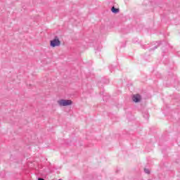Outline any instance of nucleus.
I'll return each mask as SVG.
<instances>
[{"label": "nucleus", "instance_id": "f257e3e1", "mask_svg": "<svg viewBox=\"0 0 180 180\" xmlns=\"http://www.w3.org/2000/svg\"><path fill=\"white\" fill-rule=\"evenodd\" d=\"M59 106H70L72 105V101L61 99L58 101Z\"/></svg>", "mask_w": 180, "mask_h": 180}, {"label": "nucleus", "instance_id": "f03ea898", "mask_svg": "<svg viewBox=\"0 0 180 180\" xmlns=\"http://www.w3.org/2000/svg\"><path fill=\"white\" fill-rule=\"evenodd\" d=\"M60 44H61V41H60L58 37H55V38L50 41L51 47H58Z\"/></svg>", "mask_w": 180, "mask_h": 180}, {"label": "nucleus", "instance_id": "7ed1b4c3", "mask_svg": "<svg viewBox=\"0 0 180 180\" xmlns=\"http://www.w3.org/2000/svg\"><path fill=\"white\" fill-rule=\"evenodd\" d=\"M132 101L135 102V103H139L141 101V96L140 94H135L132 96Z\"/></svg>", "mask_w": 180, "mask_h": 180}, {"label": "nucleus", "instance_id": "20e7f679", "mask_svg": "<svg viewBox=\"0 0 180 180\" xmlns=\"http://www.w3.org/2000/svg\"><path fill=\"white\" fill-rule=\"evenodd\" d=\"M160 44H161L160 42H153V45L154 46H153V48H150V49H149V51H153L155 50L156 49H158Z\"/></svg>", "mask_w": 180, "mask_h": 180}, {"label": "nucleus", "instance_id": "39448f33", "mask_svg": "<svg viewBox=\"0 0 180 180\" xmlns=\"http://www.w3.org/2000/svg\"><path fill=\"white\" fill-rule=\"evenodd\" d=\"M119 8H116L115 6L111 8V12H112V13H119Z\"/></svg>", "mask_w": 180, "mask_h": 180}, {"label": "nucleus", "instance_id": "423d86ee", "mask_svg": "<svg viewBox=\"0 0 180 180\" xmlns=\"http://www.w3.org/2000/svg\"><path fill=\"white\" fill-rule=\"evenodd\" d=\"M145 174H150V169H144Z\"/></svg>", "mask_w": 180, "mask_h": 180}, {"label": "nucleus", "instance_id": "0eeeda50", "mask_svg": "<svg viewBox=\"0 0 180 180\" xmlns=\"http://www.w3.org/2000/svg\"><path fill=\"white\" fill-rule=\"evenodd\" d=\"M38 180H44L43 178H38Z\"/></svg>", "mask_w": 180, "mask_h": 180}]
</instances>
